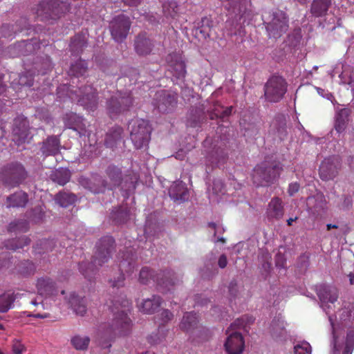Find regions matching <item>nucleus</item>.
I'll list each match as a JSON object with an SVG mask.
<instances>
[{
    "label": "nucleus",
    "mask_w": 354,
    "mask_h": 354,
    "mask_svg": "<svg viewBox=\"0 0 354 354\" xmlns=\"http://www.w3.org/2000/svg\"><path fill=\"white\" fill-rule=\"evenodd\" d=\"M110 306L113 318L111 323H105L99 330L100 344L102 348H109L110 341L116 335H127L131 330L132 322L128 317L131 302L125 295L114 297Z\"/></svg>",
    "instance_id": "1"
},
{
    "label": "nucleus",
    "mask_w": 354,
    "mask_h": 354,
    "mask_svg": "<svg viewBox=\"0 0 354 354\" xmlns=\"http://www.w3.org/2000/svg\"><path fill=\"white\" fill-rule=\"evenodd\" d=\"M105 174L107 180H101L99 176L94 177V180L102 182V185L99 187H90L89 189L92 192L100 193L104 192L106 188L112 190L121 187V189L125 192L124 196L127 198L129 192L136 189L139 179L138 174L133 170L127 169L123 171L121 167L113 164L107 166Z\"/></svg>",
    "instance_id": "2"
},
{
    "label": "nucleus",
    "mask_w": 354,
    "mask_h": 354,
    "mask_svg": "<svg viewBox=\"0 0 354 354\" xmlns=\"http://www.w3.org/2000/svg\"><path fill=\"white\" fill-rule=\"evenodd\" d=\"M96 252L91 263L82 262L79 264V269L82 275L91 280L93 275L103 264L107 263L115 251V240L111 236L101 238L97 243Z\"/></svg>",
    "instance_id": "3"
},
{
    "label": "nucleus",
    "mask_w": 354,
    "mask_h": 354,
    "mask_svg": "<svg viewBox=\"0 0 354 354\" xmlns=\"http://www.w3.org/2000/svg\"><path fill=\"white\" fill-rule=\"evenodd\" d=\"M66 92V95L72 100H77L78 104L84 109L93 111L96 109L98 103L97 90L91 86H85L73 90L70 86L66 84L59 86L57 89V95L59 98H63V93Z\"/></svg>",
    "instance_id": "4"
},
{
    "label": "nucleus",
    "mask_w": 354,
    "mask_h": 354,
    "mask_svg": "<svg viewBox=\"0 0 354 354\" xmlns=\"http://www.w3.org/2000/svg\"><path fill=\"white\" fill-rule=\"evenodd\" d=\"M283 171V165L277 161H263L253 169L252 180L257 186H269L276 182Z\"/></svg>",
    "instance_id": "5"
},
{
    "label": "nucleus",
    "mask_w": 354,
    "mask_h": 354,
    "mask_svg": "<svg viewBox=\"0 0 354 354\" xmlns=\"http://www.w3.org/2000/svg\"><path fill=\"white\" fill-rule=\"evenodd\" d=\"M175 273L171 271H160L154 274V271L149 267H143L139 274V281L147 284L151 281L156 282L160 290L162 292L170 291L176 283Z\"/></svg>",
    "instance_id": "6"
},
{
    "label": "nucleus",
    "mask_w": 354,
    "mask_h": 354,
    "mask_svg": "<svg viewBox=\"0 0 354 354\" xmlns=\"http://www.w3.org/2000/svg\"><path fill=\"white\" fill-rule=\"evenodd\" d=\"M130 138L137 149L147 147L151 140L152 128L147 120L136 119L129 123Z\"/></svg>",
    "instance_id": "7"
},
{
    "label": "nucleus",
    "mask_w": 354,
    "mask_h": 354,
    "mask_svg": "<svg viewBox=\"0 0 354 354\" xmlns=\"http://www.w3.org/2000/svg\"><path fill=\"white\" fill-rule=\"evenodd\" d=\"M287 82L283 77L272 75L264 86L265 99L270 102H279L287 92Z\"/></svg>",
    "instance_id": "8"
},
{
    "label": "nucleus",
    "mask_w": 354,
    "mask_h": 354,
    "mask_svg": "<svg viewBox=\"0 0 354 354\" xmlns=\"http://www.w3.org/2000/svg\"><path fill=\"white\" fill-rule=\"evenodd\" d=\"M120 259L119 269L121 272L117 279L112 282V287L119 288L124 286V272L131 274L135 268L136 262V256L131 249H127L125 252H120L118 255Z\"/></svg>",
    "instance_id": "9"
},
{
    "label": "nucleus",
    "mask_w": 354,
    "mask_h": 354,
    "mask_svg": "<svg viewBox=\"0 0 354 354\" xmlns=\"http://www.w3.org/2000/svg\"><path fill=\"white\" fill-rule=\"evenodd\" d=\"M66 9V4L59 0H42L37 6V15L41 21L55 20Z\"/></svg>",
    "instance_id": "10"
},
{
    "label": "nucleus",
    "mask_w": 354,
    "mask_h": 354,
    "mask_svg": "<svg viewBox=\"0 0 354 354\" xmlns=\"http://www.w3.org/2000/svg\"><path fill=\"white\" fill-rule=\"evenodd\" d=\"M131 26V21L128 16L120 14L114 17L109 25L113 39L118 43L124 41L129 32Z\"/></svg>",
    "instance_id": "11"
},
{
    "label": "nucleus",
    "mask_w": 354,
    "mask_h": 354,
    "mask_svg": "<svg viewBox=\"0 0 354 354\" xmlns=\"http://www.w3.org/2000/svg\"><path fill=\"white\" fill-rule=\"evenodd\" d=\"M1 176L6 183L15 187L21 183L27 176L24 167L19 162H12L2 167Z\"/></svg>",
    "instance_id": "12"
},
{
    "label": "nucleus",
    "mask_w": 354,
    "mask_h": 354,
    "mask_svg": "<svg viewBox=\"0 0 354 354\" xmlns=\"http://www.w3.org/2000/svg\"><path fill=\"white\" fill-rule=\"evenodd\" d=\"M133 104V97L130 93L122 95L120 93L112 96L107 102L106 110L111 118L128 111Z\"/></svg>",
    "instance_id": "13"
},
{
    "label": "nucleus",
    "mask_w": 354,
    "mask_h": 354,
    "mask_svg": "<svg viewBox=\"0 0 354 354\" xmlns=\"http://www.w3.org/2000/svg\"><path fill=\"white\" fill-rule=\"evenodd\" d=\"M266 28L269 37L278 39L288 29V19L286 14L281 10L273 12L270 21L266 22Z\"/></svg>",
    "instance_id": "14"
},
{
    "label": "nucleus",
    "mask_w": 354,
    "mask_h": 354,
    "mask_svg": "<svg viewBox=\"0 0 354 354\" xmlns=\"http://www.w3.org/2000/svg\"><path fill=\"white\" fill-rule=\"evenodd\" d=\"M152 104L160 113H171L177 106L178 95L167 90L159 91L156 93Z\"/></svg>",
    "instance_id": "15"
},
{
    "label": "nucleus",
    "mask_w": 354,
    "mask_h": 354,
    "mask_svg": "<svg viewBox=\"0 0 354 354\" xmlns=\"http://www.w3.org/2000/svg\"><path fill=\"white\" fill-rule=\"evenodd\" d=\"M341 168L342 162L338 156L325 158L319 166V177L324 181L332 180L338 176Z\"/></svg>",
    "instance_id": "16"
},
{
    "label": "nucleus",
    "mask_w": 354,
    "mask_h": 354,
    "mask_svg": "<svg viewBox=\"0 0 354 354\" xmlns=\"http://www.w3.org/2000/svg\"><path fill=\"white\" fill-rule=\"evenodd\" d=\"M166 62L177 79H183L187 74L186 64L182 53L172 52L166 57Z\"/></svg>",
    "instance_id": "17"
},
{
    "label": "nucleus",
    "mask_w": 354,
    "mask_h": 354,
    "mask_svg": "<svg viewBox=\"0 0 354 354\" xmlns=\"http://www.w3.org/2000/svg\"><path fill=\"white\" fill-rule=\"evenodd\" d=\"M29 123L22 117L15 119L12 129V140L17 146H20L28 141L29 138Z\"/></svg>",
    "instance_id": "18"
},
{
    "label": "nucleus",
    "mask_w": 354,
    "mask_h": 354,
    "mask_svg": "<svg viewBox=\"0 0 354 354\" xmlns=\"http://www.w3.org/2000/svg\"><path fill=\"white\" fill-rule=\"evenodd\" d=\"M63 120L67 128L77 131L80 136H90V133L86 129L84 118L75 113L70 112L66 113Z\"/></svg>",
    "instance_id": "19"
},
{
    "label": "nucleus",
    "mask_w": 354,
    "mask_h": 354,
    "mask_svg": "<svg viewBox=\"0 0 354 354\" xmlns=\"http://www.w3.org/2000/svg\"><path fill=\"white\" fill-rule=\"evenodd\" d=\"M224 346L228 354H241L245 347L241 333L238 332L231 333L227 337Z\"/></svg>",
    "instance_id": "20"
},
{
    "label": "nucleus",
    "mask_w": 354,
    "mask_h": 354,
    "mask_svg": "<svg viewBox=\"0 0 354 354\" xmlns=\"http://www.w3.org/2000/svg\"><path fill=\"white\" fill-rule=\"evenodd\" d=\"M61 142L59 136H49L42 142L40 151L44 156H56L60 152Z\"/></svg>",
    "instance_id": "21"
},
{
    "label": "nucleus",
    "mask_w": 354,
    "mask_h": 354,
    "mask_svg": "<svg viewBox=\"0 0 354 354\" xmlns=\"http://www.w3.org/2000/svg\"><path fill=\"white\" fill-rule=\"evenodd\" d=\"M153 48V44L146 32H140L135 38L134 48L138 55L141 56L149 55Z\"/></svg>",
    "instance_id": "22"
},
{
    "label": "nucleus",
    "mask_w": 354,
    "mask_h": 354,
    "mask_svg": "<svg viewBox=\"0 0 354 354\" xmlns=\"http://www.w3.org/2000/svg\"><path fill=\"white\" fill-rule=\"evenodd\" d=\"M37 289L38 293L44 297L56 295L58 292L55 283L48 277H41L37 279Z\"/></svg>",
    "instance_id": "23"
},
{
    "label": "nucleus",
    "mask_w": 354,
    "mask_h": 354,
    "mask_svg": "<svg viewBox=\"0 0 354 354\" xmlns=\"http://www.w3.org/2000/svg\"><path fill=\"white\" fill-rule=\"evenodd\" d=\"M227 158V152L224 148L214 147L206 157L207 165L212 167L218 166L220 164L225 163Z\"/></svg>",
    "instance_id": "24"
},
{
    "label": "nucleus",
    "mask_w": 354,
    "mask_h": 354,
    "mask_svg": "<svg viewBox=\"0 0 354 354\" xmlns=\"http://www.w3.org/2000/svg\"><path fill=\"white\" fill-rule=\"evenodd\" d=\"M326 201L322 193H318L307 198L306 205L313 214H318L325 208Z\"/></svg>",
    "instance_id": "25"
},
{
    "label": "nucleus",
    "mask_w": 354,
    "mask_h": 354,
    "mask_svg": "<svg viewBox=\"0 0 354 354\" xmlns=\"http://www.w3.org/2000/svg\"><path fill=\"white\" fill-rule=\"evenodd\" d=\"M317 295L322 304H334L338 298V291L335 287L322 286L319 288Z\"/></svg>",
    "instance_id": "26"
},
{
    "label": "nucleus",
    "mask_w": 354,
    "mask_h": 354,
    "mask_svg": "<svg viewBox=\"0 0 354 354\" xmlns=\"http://www.w3.org/2000/svg\"><path fill=\"white\" fill-rule=\"evenodd\" d=\"M267 216L269 219H279L283 215V207L282 201L278 197H274L268 203L266 211Z\"/></svg>",
    "instance_id": "27"
},
{
    "label": "nucleus",
    "mask_w": 354,
    "mask_h": 354,
    "mask_svg": "<svg viewBox=\"0 0 354 354\" xmlns=\"http://www.w3.org/2000/svg\"><path fill=\"white\" fill-rule=\"evenodd\" d=\"M123 129L119 126L113 127L106 135L105 145L113 149L122 139Z\"/></svg>",
    "instance_id": "28"
},
{
    "label": "nucleus",
    "mask_w": 354,
    "mask_h": 354,
    "mask_svg": "<svg viewBox=\"0 0 354 354\" xmlns=\"http://www.w3.org/2000/svg\"><path fill=\"white\" fill-rule=\"evenodd\" d=\"M28 201V194L23 191H18L7 197L8 207H24Z\"/></svg>",
    "instance_id": "29"
},
{
    "label": "nucleus",
    "mask_w": 354,
    "mask_h": 354,
    "mask_svg": "<svg viewBox=\"0 0 354 354\" xmlns=\"http://www.w3.org/2000/svg\"><path fill=\"white\" fill-rule=\"evenodd\" d=\"M331 0H313L310 6V12L315 17H320L326 15Z\"/></svg>",
    "instance_id": "30"
},
{
    "label": "nucleus",
    "mask_w": 354,
    "mask_h": 354,
    "mask_svg": "<svg viewBox=\"0 0 354 354\" xmlns=\"http://www.w3.org/2000/svg\"><path fill=\"white\" fill-rule=\"evenodd\" d=\"M161 303L162 299L160 296L153 295L151 299L143 301L140 309L145 313L153 314L160 308Z\"/></svg>",
    "instance_id": "31"
},
{
    "label": "nucleus",
    "mask_w": 354,
    "mask_h": 354,
    "mask_svg": "<svg viewBox=\"0 0 354 354\" xmlns=\"http://www.w3.org/2000/svg\"><path fill=\"white\" fill-rule=\"evenodd\" d=\"M350 110L344 108L338 111L335 115V129L338 133L343 132L347 125Z\"/></svg>",
    "instance_id": "32"
},
{
    "label": "nucleus",
    "mask_w": 354,
    "mask_h": 354,
    "mask_svg": "<svg viewBox=\"0 0 354 354\" xmlns=\"http://www.w3.org/2000/svg\"><path fill=\"white\" fill-rule=\"evenodd\" d=\"M87 46V39L84 35L77 34L71 38L70 50L73 54H80Z\"/></svg>",
    "instance_id": "33"
},
{
    "label": "nucleus",
    "mask_w": 354,
    "mask_h": 354,
    "mask_svg": "<svg viewBox=\"0 0 354 354\" xmlns=\"http://www.w3.org/2000/svg\"><path fill=\"white\" fill-rule=\"evenodd\" d=\"M169 195L174 201H185L188 195L187 189L181 183H175L169 189Z\"/></svg>",
    "instance_id": "34"
},
{
    "label": "nucleus",
    "mask_w": 354,
    "mask_h": 354,
    "mask_svg": "<svg viewBox=\"0 0 354 354\" xmlns=\"http://www.w3.org/2000/svg\"><path fill=\"white\" fill-rule=\"evenodd\" d=\"M68 304L77 315L83 316L86 313V306L84 298L72 294L68 300Z\"/></svg>",
    "instance_id": "35"
},
{
    "label": "nucleus",
    "mask_w": 354,
    "mask_h": 354,
    "mask_svg": "<svg viewBox=\"0 0 354 354\" xmlns=\"http://www.w3.org/2000/svg\"><path fill=\"white\" fill-rule=\"evenodd\" d=\"M198 322V318L196 313H186L180 324V328L183 330L189 332L194 330Z\"/></svg>",
    "instance_id": "36"
},
{
    "label": "nucleus",
    "mask_w": 354,
    "mask_h": 354,
    "mask_svg": "<svg viewBox=\"0 0 354 354\" xmlns=\"http://www.w3.org/2000/svg\"><path fill=\"white\" fill-rule=\"evenodd\" d=\"M32 84L33 76L29 72L19 75L18 77L14 79L11 82V86L15 90L19 89V86L30 87Z\"/></svg>",
    "instance_id": "37"
},
{
    "label": "nucleus",
    "mask_w": 354,
    "mask_h": 354,
    "mask_svg": "<svg viewBox=\"0 0 354 354\" xmlns=\"http://www.w3.org/2000/svg\"><path fill=\"white\" fill-rule=\"evenodd\" d=\"M130 216V210L126 206H120L111 212V217L117 224L126 223Z\"/></svg>",
    "instance_id": "38"
},
{
    "label": "nucleus",
    "mask_w": 354,
    "mask_h": 354,
    "mask_svg": "<svg viewBox=\"0 0 354 354\" xmlns=\"http://www.w3.org/2000/svg\"><path fill=\"white\" fill-rule=\"evenodd\" d=\"M30 243V239L26 236H23L18 239H8L5 241L4 246L8 250H17L20 248H23L26 245H28Z\"/></svg>",
    "instance_id": "39"
},
{
    "label": "nucleus",
    "mask_w": 354,
    "mask_h": 354,
    "mask_svg": "<svg viewBox=\"0 0 354 354\" xmlns=\"http://www.w3.org/2000/svg\"><path fill=\"white\" fill-rule=\"evenodd\" d=\"M51 179L59 185L64 186L71 179V172L68 169L59 168L51 174Z\"/></svg>",
    "instance_id": "40"
},
{
    "label": "nucleus",
    "mask_w": 354,
    "mask_h": 354,
    "mask_svg": "<svg viewBox=\"0 0 354 354\" xmlns=\"http://www.w3.org/2000/svg\"><path fill=\"white\" fill-rule=\"evenodd\" d=\"M77 198L76 196L71 193H67L64 192H59L55 196V202L61 207H67L71 205H73Z\"/></svg>",
    "instance_id": "41"
},
{
    "label": "nucleus",
    "mask_w": 354,
    "mask_h": 354,
    "mask_svg": "<svg viewBox=\"0 0 354 354\" xmlns=\"http://www.w3.org/2000/svg\"><path fill=\"white\" fill-rule=\"evenodd\" d=\"M91 339L88 336L75 335L71 339V344L77 351H86L88 348Z\"/></svg>",
    "instance_id": "42"
},
{
    "label": "nucleus",
    "mask_w": 354,
    "mask_h": 354,
    "mask_svg": "<svg viewBox=\"0 0 354 354\" xmlns=\"http://www.w3.org/2000/svg\"><path fill=\"white\" fill-rule=\"evenodd\" d=\"M87 71V63L84 60L80 59L76 62L71 64L68 73L70 75L78 77L84 75Z\"/></svg>",
    "instance_id": "43"
},
{
    "label": "nucleus",
    "mask_w": 354,
    "mask_h": 354,
    "mask_svg": "<svg viewBox=\"0 0 354 354\" xmlns=\"http://www.w3.org/2000/svg\"><path fill=\"white\" fill-rule=\"evenodd\" d=\"M54 246L55 243L53 239H42L33 247V251L35 254H41L52 251Z\"/></svg>",
    "instance_id": "44"
},
{
    "label": "nucleus",
    "mask_w": 354,
    "mask_h": 354,
    "mask_svg": "<svg viewBox=\"0 0 354 354\" xmlns=\"http://www.w3.org/2000/svg\"><path fill=\"white\" fill-rule=\"evenodd\" d=\"M167 330L164 327L160 326L156 331L151 333L147 337V342L151 345H156L162 342L167 336Z\"/></svg>",
    "instance_id": "45"
},
{
    "label": "nucleus",
    "mask_w": 354,
    "mask_h": 354,
    "mask_svg": "<svg viewBox=\"0 0 354 354\" xmlns=\"http://www.w3.org/2000/svg\"><path fill=\"white\" fill-rule=\"evenodd\" d=\"M340 319L342 322H351L354 320V304H346L340 310Z\"/></svg>",
    "instance_id": "46"
},
{
    "label": "nucleus",
    "mask_w": 354,
    "mask_h": 354,
    "mask_svg": "<svg viewBox=\"0 0 354 354\" xmlns=\"http://www.w3.org/2000/svg\"><path fill=\"white\" fill-rule=\"evenodd\" d=\"M36 270L35 264L28 260L21 262L18 266L19 272L24 276L33 274Z\"/></svg>",
    "instance_id": "47"
},
{
    "label": "nucleus",
    "mask_w": 354,
    "mask_h": 354,
    "mask_svg": "<svg viewBox=\"0 0 354 354\" xmlns=\"http://www.w3.org/2000/svg\"><path fill=\"white\" fill-rule=\"evenodd\" d=\"M29 229L28 222L26 220H20L10 223L8 226L9 232H25Z\"/></svg>",
    "instance_id": "48"
},
{
    "label": "nucleus",
    "mask_w": 354,
    "mask_h": 354,
    "mask_svg": "<svg viewBox=\"0 0 354 354\" xmlns=\"http://www.w3.org/2000/svg\"><path fill=\"white\" fill-rule=\"evenodd\" d=\"M14 298L11 295L3 294L0 296V313H6L11 308Z\"/></svg>",
    "instance_id": "49"
},
{
    "label": "nucleus",
    "mask_w": 354,
    "mask_h": 354,
    "mask_svg": "<svg viewBox=\"0 0 354 354\" xmlns=\"http://www.w3.org/2000/svg\"><path fill=\"white\" fill-rule=\"evenodd\" d=\"M201 114L203 112L201 110H192L190 113V117L188 118V124L192 127H197L202 120Z\"/></svg>",
    "instance_id": "50"
},
{
    "label": "nucleus",
    "mask_w": 354,
    "mask_h": 354,
    "mask_svg": "<svg viewBox=\"0 0 354 354\" xmlns=\"http://www.w3.org/2000/svg\"><path fill=\"white\" fill-rule=\"evenodd\" d=\"M163 11L167 17L175 18L178 13V6L176 3L170 2L168 5L165 4L163 6Z\"/></svg>",
    "instance_id": "51"
},
{
    "label": "nucleus",
    "mask_w": 354,
    "mask_h": 354,
    "mask_svg": "<svg viewBox=\"0 0 354 354\" xmlns=\"http://www.w3.org/2000/svg\"><path fill=\"white\" fill-rule=\"evenodd\" d=\"M294 350L295 354H311V346L306 342L295 345Z\"/></svg>",
    "instance_id": "52"
},
{
    "label": "nucleus",
    "mask_w": 354,
    "mask_h": 354,
    "mask_svg": "<svg viewBox=\"0 0 354 354\" xmlns=\"http://www.w3.org/2000/svg\"><path fill=\"white\" fill-rule=\"evenodd\" d=\"M223 106L218 102L213 105V109L209 114L211 120L221 118Z\"/></svg>",
    "instance_id": "53"
},
{
    "label": "nucleus",
    "mask_w": 354,
    "mask_h": 354,
    "mask_svg": "<svg viewBox=\"0 0 354 354\" xmlns=\"http://www.w3.org/2000/svg\"><path fill=\"white\" fill-rule=\"evenodd\" d=\"M12 351L14 354H22L26 351V347L19 340L14 339L12 344Z\"/></svg>",
    "instance_id": "54"
},
{
    "label": "nucleus",
    "mask_w": 354,
    "mask_h": 354,
    "mask_svg": "<svg viewBox=\"0 0 354 354\" xmlns=\"http://www.w3.org/2000/svg\"><path fill=\"white\" fill-rule=\"evenodd\" d=\"M286 264V259L285 255L281 252H278L275 256V266L279 268H285Z\"/></svg>",
    "instance_id": "55"
},
{
    "label": "nucleus",
    "mask_w": 354,
    "mask_h": 354,
    "mask_svg": "<svg viewBox=\"0 0 354 354\" xmlns=\"http://www.w3.org/2000/svg\"><path fill=\"white\" fill-rule=\"evenodd\" d=\"M228 290L230 296L235 298L238 293L237 282L236 280L234 279L230 282Z\"/></svg>",
    "instance_id": "56"
},
{
    "label": "nucleus",
    "mask_w": 354,
    "mask_h": 354,
    "mask_svg": "<svg viewBox=\"0 0 354 354\" xmlns=\"http://www.w3.org/2000/svg\"><path fill=\"white\" fill-rule=\"evenodd\" d=\"M353 205V199L350 196H344L343 202L341 205V207L343 209H349L352 207Z\"/></svg>",
    "instance_id": "57"
},
{
    "label": "nucleus",
    "mask_w": 354,
    "mask_h": 354,
    "mask_svg": "<svg viewBox=\"0 0 354 354\" xmlns=\"http://www.w3.org/2000/svg\"><path fill=\"white\" fill-rule=\"evenodd\" d=\"M271 327H272V335L275 338H277L279 337H282L286 334V330H285L283 326L279 327V334H277V330H275L274 322H272Z\"/></svg>",
    "instance_id": "58"
},
{
    "label": "nucleus",
    "mask_w": 354,
    "mask_h": 354,
    "mask_svg": "<svg viewBox=\"0 0 354 354\" xmlns=\"http://www.w3.org/2000/svg\"><path fill=\"white\" fill-rule=\"evenodd\" d=\"M300 185L298 183H292L289 185L288 192L290 196H293L298 192Z\"/></svg>",
    "instance_id": "59"
},
{
    "label": "nucleus",
    "mask_w": 354,
    "mask_h": 354,
    "mask_svg": "<svg viewBox=\"0 0 354 354\" xmlns=\"http://www.w3.org/2000/svg\"><path fill=\"white\" fill-rule=\"evenodd\" d=\"M345 346H351L354 348V330H351L347 333Z\"/></svg>",
    "instance_id": "60"
},
{
    "label": "nucleus",
    "mask_w": 354,
    "mask_h": 354,
    "mask_svg": "<svg viewBox=\"0 0 354 354\" xmlns=\"http://www.w3.org/2000/svg\"><path fill=\"white\" fill-rule=\"evenodd\" d=\"M173 314L169 310H164L161 313V319L163 322H167L173 318Z\"/></svg>",
    "instance_id": "61"
},
{
    "label": "nucleus",
    "mask_w": 354,
    "mask_h": 354,
    "mask_svg": "<svg viewBox=\"0 0 354 354\" xmlns=\"http://www.w3.org/2000/svg\"><path fill=\"white\" fill-rule=\"evenodd\" d=\"M245 325V321L243 317L236 319L232 324L230 325V328L233 330L235 328H240L243 327Z\"/></svg>",
    "instance_id": "62"
},
{
    "label": "nucleus",
    "mask_w": 354,
    "mask_h": 354,
    "mask_svg": "<svg viewBox=\"0 0 354 354\" xmlns=\"http://www.w3.org/2000/svg\"><path fill=\"white\" fill-rule=\"evenodd\" d=\"M227 264V257L225 254L220 256L218 261V265L221 268H225Z\"/></svg>",
    "instance_id": "63"
},
{
    "label": "nucleus",
    "mask_w": 354,
    "mask_h": 354,
    "mask_svg": "<svg viewBox=\"0 0 354 354\" xmlns=\"http://www.w3.org/2000/svg\"><path fill=\"white\" fill-rule=\"evenodd\" d=\"M10 28V25H3V26H2V27L1 28V30H0L1 33L2 34V36H3L5 37H12V33L6 32L7 30H9Z\"/></svg>",
    "instance_id": "64"
}]
</instances>
